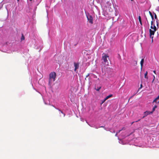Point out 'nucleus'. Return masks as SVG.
Returning <instances> with one entry per match:
<instances>
[{
  "label": "nucleus",
  "instance_id": "obj_1",
  "mask_svg": "<svg viewBox=\"0 0 159 159\" xmlns=\"http://www.w3.org/2000/svg\"><path fill=\"white\" fill-rule=\"evenodd\" d=\"M56 74L54 72L50 73L49 75L48 84L51 86L53 83L55 81Z\"/></svg>",
  "mask_w": 159,
  "mask_h": 159
},
{
  "label": "nucleus",
  "instance_id": "obj_2",
  "mask_svg": "<svg viewBox=\"0 0 159 159\" xmlns=\"http://www.w3.org/2000/svg\"><path fill=\"white\" fill-rule=\"evenodd\" d=\"M109 56L108 54H106L103 53L102 54V62L105 64V65L107 66L108 65V62L107 58H108Z\"/></svg>",
  "mask_w": 159,
  "mask_h": 159
},
{
  "label": "nucleus",
  "instance_id": "obj_3",
  "mask_svg": "<svg viewBox=\"0 0 159 159\" xmlns=\"http://www.w3.org/2000/svg\"><path fill=\"white\" fill-rule=\"evenodd\" d=\"M86 16L87 20L88 21H89V22L90 23L92 24L93 23V18L92 16L90 15L89 14H88L86 15Z\"/></svg>",
  "mask_w": 159,
  "mask_h": 159
},
{
  "label": "nucleus",
  "instance_id": "obj_4",
  "mask_svg": "<svg viewBox=\"0 0 159 159\" xmlns=\"http://www.w3.org/2000/svg\"><path fill=\"white\" fill-rule=\"evenodd\" d=\"M150 33V36L151 38L152 39V42L153 41V36H152V35H153L155 34V32L156 31L154 30H152L151 29H150L149 30Z\"/></svg>",
  "mask_w": 159,
  "mask_h": 159
},
{
  "label": "nucleus",
  "instance_id": "obj_5",
  "mask_svg": "<svg viewBox=\"0 0 159 159\" xmlns=\"http://www.w3.org/2000/svg\"><path fill=\"white\" fill-rule=\"evenodd\" d=\"M153 113V111H146L144 112V116L142 118H143L147 116L148 115L151 114H152Z\"/></svg>",
  "mask_w": 159,
  "mask_h": 159
},
{
  "label": "nucleus",
  "instance_id": "obj_6",
  "mask_svg": "<svg viewBox=\"0 0 159 159\" xmlns=\"http://www.w3.org/2000/svg\"><path fill=\"white\" fill-rule=\"evenodd\" d=\"M75 69L74 71H75L77 69H78L79 67V64L78 63H74Z\"/></svg>",
  "mask_w": 159,
  "mask_h": 159
},
{
  "label": "nucleus",
  "instance_id": "obj_7",
  "mask_svg": "<svg viewBox=\"0 0 159 159\" xmlns=\"http://www.w3.org/2000/svg\"><path fill=\"white\" fill-rule=\"evenodd\" d=\"M144 61V59L143 58L140 61V65H141V70H142V69Z\"/></svg>",
  "mask_w": 159,
  "mask_h": 159
},
{
  "label": "nucleus",
  "instance_id": "obj_8",
  "mask_svg": "<svg viewBox=\"0 0 159 159\" xmlns=\"http://www.w3.org/2000/svg\"><path fill=\"white\" fill-rule=\"evenodd\" d=\"M112 95H113L112 94H111L107 96L105 98L104 101H105L106 100H107L109 98L111 97H112Z\"/></svg>",
  "mask_w": 159,
  "mask_h": 159
},
{
  "label": "nucleus",
  "instance_id": "obj_9",
  "mask_svg": "<svg viewBox=\"0 0 159 159\" xmlns=\"http://www.w3.org/2000/svg\"><path fill=\"white\" fill-rule=\"evenodd\" d=\"M52 106L53 107H54L55 109H57L59 111H60V112H61V113L63 114V116H65V114L64 113H63V112L62 111H61L60 109H58V108H56V107H55L53 105H52Z\"/></svg>",
  "mask_w": 159,
  "mask_h": 159
},
{
  "label": "nucleus",
  "instance_id": "obj_10",
  "mask_svg": "<svg viewBox=\"0 0 159 159\" xmlns=\"http://www.w3.org/2000/svg\"><path fill=\"white\" fill-rule=\"evenodd\" d=\"M148 72L147 71H146V73L144 74V78L147 79H148V77L147 76L148 75Z\"/></svg>",
  "mask_w": 159,
  "mask_h": 159
},
{
  "label": "nucleus",
  "instance_id": "obj_11",
  "mask_svg": "<svg viewBox=\"0 0 159 159\" xmlns=\"http://www.w3.org/2000/svg\"><path fill=\"white\" fill-rule=\"evenodd\" d=\"M101 86L97 87H96L95 89L97 91H98L101 89Z\"/></svg>",
  "mask_w": 159,
  "mask_h": 159
},
{
  "label": "nucleus",
  "instance_id": "obj_12",
  "mask_svg": "<svg viewBox=\"0 0 159 159\" xmlns=\"http://www.w3.org/2000/svg\"><path fill=\"white\" fill-rule=\"evenodd\" d=\"M157 29H158V28H157V27L155 26V25H153V30H154V31H156L157 30Z\"/></svg>",
  "mask_w": 159,
  "mask_h": 159
},
{
  "label": "nucleus",
  "instance_id": "obj_13",
  "mask_svg": "<svg viewBox=\"0 0 159 159\" xmlns=\"http://www.w3.org/2000/svg\"><path fill=\"white\" fill-rule=\"evenodd\" d=\"M149 13L152 18V20H153L154 19V17L153 15H152V13L150 11H149Z\"/></svg>",
  "mask_w": 159,
  "mask_h": 159
},
{
  "label": "nucleus",
  "instance_id": "obj_14",
  "mask_svg": "<svg viewBox=\"0 0 159 159\" xmlns=\"http://www.w3.org/2000/svg\"><path fill=\"white\" fill-rule=\"evenodd\" d=\"M159 99V96L156 98L153 101V102H157V100Z\"/></svg>",
  "mask_w": 159,
  "mask_h": 159
},
{
  "label": "nucleus",
  "instance_id": "obj_15",
  "mask_svg": "<svg viewBox=\"0 0 159 159\" xmlns=\"http://www.w3.org/2000/svg\"><path fill=\"white\" fill-rule=\"evenodd\" d=\"M25 39V37H24V35L23 34H22L21 39V40H24Z\"/></svg>",
  "mask_w": 159,
  "mask_h": 159
},
{
  "label": "nucleus",
  "instance_id": "obj_16",
  "mask_svg": "<svg viewBox=\"0 0 159 159\" xmlns=\"http://www.w3.org/2000/svg\"><path fill=\"white\" fill-rule=\"evenodd\" d=\"M154 18L157 20V21L158 19L157 18V16L155 13H154Z\"/></svg>",
  "mask_w": 159,
  "mask_h": 159
},
{
  "label": "nucleus",
  "instance_id": "obj_17",
  "mask_svg": "<svg viewBox=\"0 0 159 159\" xmlns=\"http://www.w3.org/2000/svg\"><path fill=\"white\" fill-rule=\"evenodd\" d=\"M156 22L157 23V28H159V25H158V22L157 21H156Z\"/></svg>",
  "mask_w": 159,
  "mask_h": 159
},
{
  "label": "nucleus",
  "instance_id": "obj_18",
  "mask_svg": "<svg viewBox=\"0 0 159 159\" xmlns=\"http://www.w3.org/2000/svg\"><path fill=\"white\" fill-rule=\"evenodd\" d=\"M138 18H139V21H142L141 18V17L140 16H139Z\"/></svg>",
  "mask_w": 159,
  "mask_h": 159
},
{
  "label": "nucleus",
  "instance_id": "obj_19",
  "mask_svg": "<svg viewBox=\"0 0 159 159\" xmlns=\"http://www.w3.org/2000/svg\"><path fill=\"white\" fill-rule=\"evenodd\" d=\"M157 107L156 106H155L152 109V111H153V112L155 111V108Z\"/></svg>",
  "mask_w": 159,
  "mask_h": 159
},
{
  "label": "nucleus",
  "instance_id": "obj_20",
  "mask_svg": "<svg viewBox=\"0 0 159 159\" xmlns=\"http://www.w3.org/2000/svg\"><path fill=\"white\" fill-rule=\"evenodd\" d=\"M142 87H143L142 84H141L140 85V87H139V90L141 89L142 88Z\"/></svg>",
  "mask_w": 159,
  "mask_h": 159
},
{
  "label": "nucleus",
  "instance_id": "obj_21",
  "mask_svg": "<svg viewBox=\"0 0 159 159\" xmlns=\"http://www.w3.org/2000/svg\"><path fill=\"white\" fill-rule=\"evenodd\" d=\"M151 25H153V21L152 20L151 21Z\"/></svg>",
  "mask_w": 159,
  "mask_h": 159
},
{
  "label": "nucleus",
  "instance_id": "obj_22",
  "mask_svg": "<svg viewBox=\"0 0 159 159\" xmlns=\"http://www.w3.org/2000/svg\"><path fill=\"white\" fill-rule=\"evenodd\" d=\"M89 74H88L86 76V78H87L88 77L89 75Z\"/></svg>",
  "mask_w": 159,
  "mask_h": 159
},
{
  "label": "nucleus",
  "instance_id": "obj_23",
  "mask_svg": "<svg viewBox=\"0 0 159 159\" xmlns=\"http://www.w3.org/2000/svg\"><path fill=\"white\" fill-rule=\"evenodd\" d=\"M100 127L103 128H104L105 129H106V128L104 126H101Z\"/></svg>",
  "mask_w": 159,
  "mask_h": 159
},
{
  "label": "nucleus",
  "instance_id": "obj_24",
  "mask_svg": "<svg viewBox=\"0 0 159 159\" xmlns=\"http://www.w3.org/2000/svg\"><path fill=\"white\" fill-rule=\"evenodd\" d=\"M125 129L124 127H123L122 128V129H121V131L122 130H125Z\"/></svg>",
  "mask_w": 159,
  "mask_h": 159
},
{
  "label": "nucleus",
  "instance_id": "obj_25",
  "mask_svg": "<svg viewBox=\"0 0 159 159\" xmlns=\"http://www.w3.org/2000/svg\"><path fill=\"white\" fill-rule=\"evenodd\" d=\"M153 25H151V27H150L151 29H153Z\"/></svg>",
  "mask_w": 159,
  "mask_h": 159
},
{
  "label": "nucleus",
  "instance_id": "obj_26",
  "mask_svg": "<svg viewBox=\"0 0 159 159\" xmlns=\"http://www.w3.org/2000/svg\"><path fill=\"white\" fill-rule=\"evenodd\" d=\"M121 131V130H119L118 132H117L118 134L119 133L120 131Z\"/></svg>",
  "mask_w": 159,
  "mask_h": 159
},
{
  "label": "nucleus",
  "instance_id": "obj_27",
  "mask_svg": "<svg viewBox=\"0 0 159 159\" xmlns=\"http://www.w3.org/2000/svg\"><path fill=\"white\" fill-rule=\"evenodd\" d=\"M139 22V23H140V24L141 25H142V21H140Z\"/></svg>",
  "mask_w": 159,
  "mask_h": 159
},
{
  "label": "nucleus",
  "instance_id": "obj_28",
  "mask_svg": "<svg viewBox=\"0 0 159 159\" xmlns=\"http://www.w3.org/2000/svg\"><path fill=\"white\" fill-rule=\"evenodd\" d=\"M140 120V119H139L138 120L135 121V122H137L139 121Z\"/></svg>",
  "mask_w": 159,
  "mask_h": 159
},
{
  "label": "nucleus",
  "instance_id": "obj_29",
  "mask_svg": "<svg viewBox=\"0 0 159 159\" xmlns=\"http://www.w3.org/2000/svg\"><path fill=\"white\" fill-rule=\"evenodd\" d=\"M118 134V133L117 132H116V134H115V136H117V135Z\"/></svg>",
  "mask_w": 159,
  "mask_h": 159
},
{
  "label": "nucleus",
  "instance_id": "obj_30",
  "mask_svg": "<svg viewBox=\"0 0 159 159\" xmlns=\"http://www.w3.org/2000/svg\"><path fill=\"white\" fill-rule=\"evenodd\" d=\"M155 76H154V75H153V80H155Z\"/></svg>",
  "mask_w": 159,
  "mask_h": 159
},
{
  "label": "nucleus",
  "instance_id": "obj_31",
  "mask_svg": "<svg viewBox=\"0 0 159 159\" xmlns=\"http://www.w3.org/2000/svg\"><path fill=\"white\" fill-rule=\"evenodd\" d=\"M153 72L155 74H156V71L155 70H154L153 71Z\"/></svg>",
  "mask_w": 159,
  "mask_h": 159
},
{
  "label": "nucleus",
  "instance_id": "obj_32",
  "mask_svg": "<svg viewBox=\"0 0 159 159\" xmlns=\"http://www.w3.org/2000/svg\"><path fill=\"white\" fill-rule=\"evenodd\" d=\"M135 122L134 121L131 123V125L133 124Z\"/></svg>",
  "mask_w": 159,
  "mask_h": 159
},
{
  "label": "nucleus",
  "instance_id": "obj_33",
  "mask_svg": "<svg viewBox=\"0 0 159 159\" xmlns=\"http://www.w3.org/2000/svg\"><path fill=\"white\" fill-rule=\"evenodd\" d=\"M132 97H130V98H129V99H130V98H131Z\"/></svg>",
  "mask_w": 159,
  "mask_h": 159
},
{
  "label": "nucleus",
  "instance_id": "obj_34",
  "mask_svg": "<svg viewBox=\"0 0 159 159\" xmlns=\"http://www.w3.org/2000/svg\"><path fill=\"white\" fill-rule=\"evenodd\" d=\"M154 80H153H153L152 82L153 83L154 81Z\"/></svg>",
  "mask_w": 159,
  "mask_h": 159
},
{
  "label": "nucleus",
  "instance_id": "obj_35",
  "mask_svg": "<svg viewBox=\"0 0 159 159\" xmlns=\"http://www.w3.org/2000/svg\"><path fill=\"white\" fill-rule=\"evenodd\" d=\"M95 128H96V129H98V128L97 127H95Z\"/></svg>",
  "mask_w": 159,
  "mask_h": 159
},
{
  "label": "nucleus",
  "instance_id": "obj_36",
  "mask_svg": "<svg viewBox=\"0 0 159 159\" xmlns=\"http://www.w3.org/2000/svg\"><path fill=\"white\" fill-rule=\"evenodd\" d=\"M115 131H113V132H114V133H115Z\"/></svg>",
  "mask_w": 159,
  "mask_h": 159
},
{
  "label": "nucleus",
  "instance_id": "obj_37",
  "mask_svg": "<svg viewBox=\"0 0 159 159\" xmlns=\"http://www.w3.org/2000/svg\"><path fill=\"white\" fill-rule=\"evenodd\" d=\"M30 1H31L32 0H30Z\"/></svg>",
  "mask_w": 159,
  "mask_h": 159
},
{
  "label": "nucleus",
  "instance_id": "obj_38",
  "mask_svg": "<svg viewBox=\"0 0 159 159\" xmlns=\"http://www.w3.org/2000/svg\"><path fill=\"white\" fill-rule=\"evenodd\" d=\"M131 0V1H133V0Z\"/></svg>",
  "mask_w": 159,
  "mask_h": 159
},
{
  "label": "nucleus",
  "instance_id": "obj_39",
  "mask_svg": "<svg viewBox=\"0 0 159 159\" xmlns=\"http://www.w3.org/2000/svg\"><path fill=\"white\" fill-rule=\"evenodd\" d=\"M17 1H19V0H17Z\"/></svg>",
  "mask_w": 159,
  "mask_h": 159
}]
</instances>
